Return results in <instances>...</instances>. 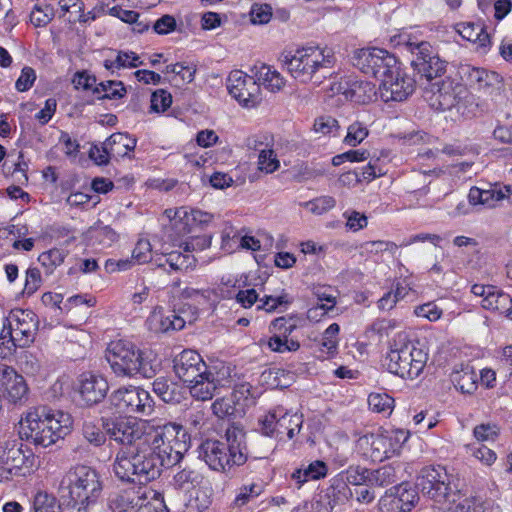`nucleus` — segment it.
Masks as SVG:
<instances>
[{
	"label": "nucleus",
	"mask_w": 512,
	"mask_h": 512,
	"mask_svg": "<svg viewBox=\"0 0 512 512\" xmlns=\"http://www.w3.org/2000/svg\"><path fill=\"white\" fill-rule=\"evenodd\" d=\"M231 373L232 371L230 367L223 363H220L211 369L207 368V375L210 377V380H213L217 388L228 387L231 385Z\"/></svg>",
	"instance_id": "864d4df0"
},
{
	"label": "nucleus",
	"mask_w": 512,
	"mask_h": 512,
	"mask_svg": "<svg viewBox=\"0 0 512 512\" xmlns=\"http://www.w3.org/2000/svg\"><path fill=\"white\" fill-rule=\"evenodd\" d=\"M109 401L118 413L149 415L153 411L149 392L137 386L119 388L110 395Z\"/></svg>",
	"instance_id": "4468645a"
},
{
	"label": "nucleus",
	"mask_w": 512,
	"mask_h": 512,
	"mask_svg": "<svg viewBox=\"0 0 512 512\" xmlns=\"http://www.w3.org/2000/svg\"><path fill=\"white\" fill-rule=\"evenodd\" d=\"M368 405L373 412L390 414L394 407V399L386 393H371L368 396Z\"/></svg>",
	"instance_id": "de8ad7c7"
},
{
	"label": "nucleus",
	"mask_w": 512,
	"mask_h": 512,
	"mask_svg": "<svg viewBox=\"0 0 512 512\" xmlns=\"http://www.w3.org/2000/svg\"><path fill=\"white\" fill-rule=\"evenodd\" d=\"M281 61L289 74L299 82L321 83L329 74L334 58L325 49L307 46L286 51L282 54Z\"/></svg>",
	"instance_id": "39448f33"
},
{
	"label": "nucleus",
	"mask_w": 512,
	"mask_h": 512,
	"mask_svg": "<svg viewBox=\"0 0 512 512\" xmlns=\"http://www.w3.org/2000/svg\"><path fill=\"white\" fill-rule=\"evenodd\" d=\"M104 92L98 99H121L126 94V88L121 81H104L99 83L94 89L93 93L98 94Z\"/></svg>",
	"instance_id": "a19ab883"
},
{
	"label": "nucleus",
	"mask_w": 512,
	"mask_h": 512,
	"mask_svg": "<svg viewBox=\"0 0 512 512\" xmlns=\"http://www.w3.org/2000/svg\"><path fill=\"white\" fill-rule=\"evenodd\" d=\"M336 204V201L331 196H321L314 200H311L306 203V206L309 208V210L314 213L321 215L323 213H326L330 209H332Z\"/></svg>",
	"instance_id": "69168bd1"
},
{
	"label": "nucleus",
	"mask_w": 512,
	"mask_h": 512,
	"mask_svg": "<svg viewBox=\"0 0 512 512\" xmlns=\"http://www.w3.org/2000/svg\"><path fill=\"white\" fill-rule=\"evenodd\" d=\"M146 325L154 333H166L181 330L185 326V321L175 311H168L165 314L162 307H155L147 318Z\"/></svg>",
	"instance_id": "b1692460"
},
{
	"label": "nucleus",
	"mask_w": 512,
	"mask_h": 512,
	"mask_svg": "<svg viewBox=\"0 0 512 512\" xmlns=\"http://www.w3.org/2000/svg\"><path fill=\"white\" fill-rule=\"evenodd\" d=\"M173 368L176 376L188 385L205 375L207 365L196 351L183 350L175 357Z\"/></svg>",
	"instance_id": "aec40b11"
},
{
	"label": "nucleus",
	"mask_w": 512,
	"mask_h": 512,
	"mask_svg": "<svg viewBox=\"0 0 512 512\" xmlns=\"http://www.w3.org/2000/svg\"><path fill=\"white\" fill-rule=\"evenodd\" d=\"M67 253L59 248H53L41 253L38 257L40 264L46 269V272L51 274L58 266H60Z\"/></svg>",
	"instance_id": "37998d69"
},
{
	"label": "nucleus",
	"mask_w": 512,
	"mask_h": 512,
	"mask_svg": "<svg viewBox=\"0 0 512 512\" xmlns=\"http://www.w3.org/2000/svg\"><path fill=\"white\" fill-rule=\"evenodd\" d=\"M105 149L114 159L122 158L132 152L136 147V139L126 133H114L105 141Z\"/></svg>",
	"instance_id": "c85d7f7f"
},
{
	"label": "nucleus",
	"mask_w": 512,
	"mask_h": 512,
	"mask_svg": "<svg viewBox=\"0 0 512 512\" xmlns=\"http://www.w3.org/2000/svg\"><path fill=\"white\" fill-rule=\"evenodd\" d=\"M338 121L331 116L318 117L313 125V129L316 133L321 135H328L338 130Z\"/></svg>",
	"instance_id": "338daca9"
},
{
	"label": "nucleus",
	"mask_w": 512,
	"mask_h": 512,
	"mask_svg": "<svg viewBox=\"0 0 512 512\" xmlns=\"http://www.w3.org/2000/svg\"><path fill=\"white\" fill-rule=\"evenodd\" d=\"M0 385L11 403L22 404L28 399L29 388L26 380L13 367L0 364Z\"/></svg>",
	"instance_id": "412c9836"
},
{
	"label": "nucleus",
	"mask_w": 512,
	"mask_h": 512,
	"mask_svg": "<svg viewBox=\"0 0 512 512\" xmlns=\"http://www.w3.org/2000/svg\"><path fill=\"white\" fill-rule=\"evenodd\" d=\"M397 245L390 241H367L361 244L360 249L362 253L366 254H378L384 251H390L391 253H395L397 250Z\"/></svg>",
	"instance_id": "680f3d73"
},
{
	"label": "nucleus",
	"mask_w": 512,
	"mask_h": 512,
	"mask_svg": "<svg viewBox=\"0 0 512 512\" xmlns=\"http://www.w3.org/2000/svg\"><path fill=\"white\" fill-rule=\"evenodd\" d=\"M173 228L178 234L183 235L192 232L195 223L207 224L212 220V215L200 210H188L186 207L165 210Z\"/></svg>",
	"instance_id": "4be33fe9"
},
{
	"label": "nucleus",
	"mask_w": 512,
	"mask_h": 512,
	"mask_svg": "<svg viewBox=\"0 0 512 512\" xmlns=\"http://www.w3.org/2000/svg\"><path fill=\"white\" fill-rule=\"evenodd\" d=\"M512 194L511 186L500 187L498 184L491 185L489 189L472 187L468 193V199L472 205H485L489 208L495 206L498 201L508 198Z\"/></svg>",
	"instance_id": "393cba45"
},
{
	"label": "nucleus",
	"mask_w": 512,
	"mask_h": 512,
	"mask_svg": "<svg viewBox=\"0 0 512 512\" xmlns=\"http://www.w3.org/2000/svg\"><path fill=\"white\" fill-rule=\"evenodd\" d=\"M416 80L404 74L401 67L391 73L379 85L381 98L385 101H403L414 91Z\"/></svg>",
	"instance_id": "a211bd4d"
},
{
	"label": "nucleus",
	"mask_w": 512,
	"mask_h": 512,
	"mask_svg": "<svg viewBox=\"0 0 512 512\" xmlns=\"http://www.w3.org/2000/svg\"><path fill=\"white\" fill-rule=\"evenodd\" d=\"M138 495L141 496V499L135 507V512H168L162 501L158 498L160 494L157 492L139 487Z\"/></svg>",
	"instance_id": "c9c22d12"
},
{
	"label": "nucleus",
	"mask_w": 512,
	"mask_h": 512,
	"mask_svg": "<svg viewBox=\"0 0 512 512\" xmlns=\"http://www.w3.org/2000/svg\"><path fill=\"white\" fill-rule=\"evenodd\" d=\"M42 277L38 268L30 267L26 271L25 285L23 294L28 296L34 294L41 286Z\"/></svg>",
	"instance_id": "0e129e2a"
},
{
	"label": "nucleus",
	"mask_w": 512,
	"mask_h": 512,
	"mask_svg": "<svg viewBox=\"0 0 512 512\" xmlns=\"http://www.w3.org/2000/svg\"><path fill=\"white\" fill-rule=\"evenodd\" d=\"M262 492L263 487L261 484L251 483L249 485H243L236 491L231 506L233 508H241L256 499Z\"/></svg>",
	"instance_id": "58836bf2"
},
{
	"label": "nucleus",
	"mask_w": 512,
	"mask_h": 512,
	"mask_svg": "<svg viewBox=\"0 0 512 512\" xmlns=\"http://www.w3.org/2000/svg\"><path fill=\"white\" fill-rule=\"evenodd\" d=\"M341 476L344 477L348 485H370V470L364 467L351 466Z\"/></svg>",
	"instance_id": "5fc2aeb1"
},
{
	"label": "nucleus",
	"mask_w": 512,
	"mask_h": 512,
	"mask_svg": "<svg viewBox=\"0 0 512 512\" xmlns=\"http://www.w3.org/2000/svg\"><path fill=\"white\" fill-rule=\"evenodd\" d=\"M327 471V465L323 461L316 460L296 469L292 473L291 478L295 481L298 488H300L304 483L310 480H318L325 477Z\"/></svg>",
	"instance_id": "2f4dec72"
},
{
	"label": "nucleus",
	"mask_w": 512,
	"mask_h": 512,
	"mask_svg": "<svg viewBox=\"0 0 512 512\" xmlns=\"http://www.w3.org/2000/svg\"><path fill=\"white\" fill-rule=\"evenodd\" d=\"M328 495L333 498L334 503H344L351 498V489L343 476L340 475L338 478L333 480L332 485L329 488Z\"/></svg>",
	"instance_id": "603ef678"
},
{
	"label": "nucleus",
	"mask_w": 512,
	"mask_h": 512,
	"mask_svg": "<svg viewBox=\"0 0 512 512\" xmlns=\"http://www.w3.org/2000/svg\"><path fill=\"white\" fill-rule=\"evenodd\" d=\"M201 376V378L194 380L187 386L194 399L207 401L213 398L218 388L214 384L213 380L209 379L210 377L207 375V371L205 372V375Z\"/></svg>",
	"instance_id": "f704fd0d"
},
{
	"label": "nucleus",
	"mask_w": 512,
	"mask_h": 512,
	"mask_svg": "<svg viewBox=\"0 0 512 512\" xmlns=\"http://www.w3.org/2000/svg\"><path fill=\"white\" fill-rule=\"evenodd\" d=\"M54 17V9L50 5L44 7L36 4L30 14V21L35 27H45Z\"/></svg>",
	"instance_id": "6e6d98bb"
},
{
	"label": "nucleus",
	"mask_w": 512,
	"mask_h": 512,
	"mask_svg": "<svg viewBox=\"0 0 512 512\" xmlns=\"http://www.w3.org/2000/svg\"><path fill=\"white\" fill-rule=\"evenodd\" d=\"M466 78L472 87L484 92L489 91L500 82L497 73L476 67L468 68Z\"/></svg>",
	"instance_id": "473e14b6"
},
{
	"label": "nucleus",
	"mask_w": 512,
	"mask_h": 512,
	"mask_svg": "<svg viewBox=\"0 0 512 512\" xmlns=\"http://www.w3.org/2000/svg\"><path fill=\"white\" fill-rule=\"evenodd\" d=\"M395 45L412 55L411 65L417 72L421 85L441 77L446 71V62L441 60L432 45L418 40L410 34H400L393 39Z\"/></svg>",
	"instance_id": "6e6552de"
},
{
	"label": "nucleus",
	"mask_w": 512,
	"mask_h": 512,
	"mask_svg": "<svg viewBox=\"0 0 512 512\" xmlns=\"http://www.w3.org/2000/svg\"><path fill=\"white\" fill-rule=\"evenodd\" d=\"M71 427L68 413L41 406L29 408L21 415L17 431L21 440L46 448L68 435Z\"/></svg>",
	"instance_id": "f257e3e1"
},
{
	"label": "nucleus",
	"mask_w": 512,
	"mask_h": 512,
	"mask_svg": "<svg viewBox=\"0 0 512 512\" xmlns=\"http://www.w3.org/2000/svg\"><path fill=\"white\" fill-rule=\"evenodd\" d=\"M143 63L139 61V56L134 52H122L120 51L115 61H105V67L107 69L120 68V67H138Z\"/></svg>",
	"instance_id": "13d9d810"
},
{
	"label": "nucleus",
	"mask_w": 512,
	"mask_h": 512,
	"mask_svg": "<svg viewBox=\"0 0 512 512\" xmlns=\"http://www.w3.org/2000/svg\"><path fill=\"white\" fill-rule=\"evenodd\" d=\"M164 467L153 450L145 444L121 448L115 455L112 470L121 482L145 485L161 475Z\"/></svg>",
	"instance_id": "7ed1b4c3"
},
{
	"label": "nucleus",
	"mask_w": 512,
	"mask_h": 512,
	"mask_svg": "<svg viewBox=\"0 0 512 512\" xmlns=\"http://www.w3.org/2000/svg\"><path fill=\"white\" fill-rule=\"evenodd\" d=\"M458 32L462 38L473 42L481 53H486L490 45V35L486 32L482 22H467L458 25Z\"/></svg>",
	"instance_id": "bb28decb"
},
{
	"label": "nucleus",
	"mask_w": 512,
	"mask_h": 512,
	"mask_svg": "<svg viewBox=\"0 0 512 512\" xmlns=\"http://www.w3.org/2000/svg\"><path fill=\"white\" fill-rule=\"evenodd\" d=\"M279 413V407H277L259 419L262 434L269 437H277Z\"/></svg>",
	"instance_id": "4d7b16f0"
},
{
	"label": "nucleus",
	"mask_w": 512,
	"mask_h": 512,
	"mask_svg": "<svg viewBox=\"0 0 512 512\" xmlns=\"http://www.w3.org/2000/svg\"><path fill=\"white\" fill-rule=\"evenodd\" d=\"M257 83L263 85L272 92L279 91L284 86V79L281 74L268 65H261L256 72Z\"/></svg>",
	"instance_id": "e433bc0d"
},
{
	"label": "nucleus",
	"mask_w": 512,
	"mask_h": 512,
	"mask_svg": "<svg viewBox=\"0 0 512 512\" xmlns=\"http://www.w3.org/2000/svg\"><path fill=\"white\" fill-rule=\"evenodd\" d=\"M239 404L235 401L234 397L229 396H223L221 398H217L212 403V411L213 414L216 415L218 418H225L230 417L238 413V406Z\"/></svg>",
	"instance_id": "a18cd8bd"
},
{
	"label": "nucleus",
	"mask_w": 512,
	"mask_h": 512,
	"mask_svg": "<svg viewBox=\"0 0 512 512\" xmlns=\"http://www.w3.org/2000/svg\"><path fill=\"white\" fill-rule=\"evenodd\" d=\"M82 435L84 439L95 447H100L105 444L107 435L92 421H85L82 427Z\"/></svg>",
	"instance_id": "49530a36"
},
{
	"label": "nucleus",
	"mask_w": 512,
	"mask_h": 512,
	"mask_svg": "<svg viewBox=\"0 0 512 512\" xmlns=\"http://www.w3.org/2000/svg\"><path fill=\"white\" fill-rule=\"evenodd\" d=\"M297 327L294 318L279 317L272 321L271 329L277 332V335L288 337Z\"/></svg>",
	"instance_id": "774afa93"
},
{
	"label": "nucleus",
	"mask_w": 512,
	"mask_h": 512,
	"mask_svg": "<svg viewBox=\"0 0 512 512\" xmlns=\"http://www.w3.org/2000/svg\"><path fill=\"white\" fill-rule=\"evenodd\" d=\"M227 89L229 94L243 107H255L262 100L260 87L256 79L240 70L230 72L227 79Z\"/></svg>",
	"instance_id": "dca6fc26"
},
{
	"label": "nucleus",
	"mask_w": 512,
	"mask_h": 512,
	"mask_svg": "<svg viewBox=\"0 0 512 512\" xmlns=\"http://www.w3.org/2000/svg\"><path fill=\"white\" fill-rule=\"evenodd\" d=\"M482 307L487 310L507 314L512 319V298L509 294L493 286L487 297L482 300Z\"/></svg>",
	"instance_id": "7c9ffc66"
},
{
	"label": "nucleus",
	"mask_w": 512,
	"mask_h": 512,
	"mask_svg": "<svg viewBox=\"0 0 512 512\" xmlns=\"http://www.w3.org/2000/svg\"><path fill=\"white\" fill-rule=\"evenodd\" d=\"M454 387L462 394H473L478 387V375L470 366L455 369L450 375Z\"/></svg>",
	"instance_id": "cd10ccee"
},
{
	"label": "nucleus",
	"mask_w": 512,
	"mask_h": 512,
	"mask_svg": "<svg viewBox=\"0 0 512 512\" xmlns=\"http://www.w3.org/2000/svg\"><path fill=\"white\" fill-rule=\"evenodd\" d=\"M425 84V97L432 108L440 111L456 109L457 113L466 115L470 96L465 85L450 78Z\"/></svg>",
	"instance_id": "1a4fd4ad"
},
{
	"label": "nucleus",
	"mask_w": 512,
	"mask_h": 512,
	"mask_svg": "<svg viewBox=\"0 0 512 512\" xmlns=\"http://www.w3.org/2000/svg\"><path fill=\"white\" fill-rule=\"evenodd\" d=\"M258 165L261 171L268 174L275 172L279 168L280 162L272 149H264L259 154Z\"/></svg>",
	"instance_id": "bf43d9fd"
},
{
	"label": "nucleus",
	"mask_w": 512,
	"mask_h": 512,
	"mask_svg": "<svg viewBox=\"0 0 512 512\" xmlns=\"http://www.w3.org/2000/svg\"><path fill=\"white\" fill-rule=\"evenodd\" d=\"M198 453L199 458L214 471L228 472L234 466H242L248 459L245 431L242 427L231 425L221 440L207 439L202 442Z\"/></svg>",
	"instance_id": "f03ea898"
},
{
	"label": "nucleus",
	"mask_w": 512,
	"mask_h": 512,
	"mask_svg": "<svg viewBox=\"0 0 512 512\" xmlns=\"http://www.w3.org/2000/svg\"><path fill=\"white\" fill-rule=\"evenodd\" d=\"M368 135L369 130L367 126L360 121H355L348 126L347 134L343 141L346 145L355 147L363 142Z\"/></svg>",
	"instance_id": "09e8293b"
},
{
	"label": "nucleus",
	"mask_w": 512,
	"mask_h": 512,
	"mask_svg": "<svg viewBox=\"0 0 512 512\" xmlns=\"http://www.w3.org/2000/svg\"><path fill=\"white\" fill-rule=\"evenodd\" d=\"M164 259L165 263H167L170 268L175 271L187 270L196 264L195 257L188 252L183 254L180 251H171L164 255Z\"/></svg>",
	"instance_id": "79ce46f5"
},
{
	"label": "nucleus",
	"mask_w": 512,
	"mask_h": 512,
	"mask_svg": "<svg viewBox=\"0 0 512 512\" xmlns=\"http://www.w3.org/2000/svg\"><path fill=\"white\" fill-rule=\"evenodd\" d=\"M105 357L113 373L119 377L153 378L159 367L156 361L149 359L144 351L128 340L112 341Z\"/></svg>",
	"instance_id": "423d86ee"
},
{
	"label": "nucleus",
	"mask_w": 512,
	"mask_h": 512,
	"mask_svg": "<svg viewBox=\"0 0 512 512\" xmlns=\"http://www.w3.org/2000/svg\"><path fill=\"white\" fill-rule=\"evenodd\" d=\"M138 494L139 488L111 493L107 499V507L111 512H135V507L141 499Z\"/></svg>",
	"instance_id": "a878e982"
},
{
	"label": "nucleus",
	"mask_w": 512,
	"mask_h": 512,
	"mask_svg": "<svg viewBox=\"0 0 512 512\" xmlns=\"http://www.w3.org/2000/svg\"><path fill=\"white\" fill-rule=\"evenodd\" d=\"M279 412L277 437L282 439V435L286 434L288 439H293L302 427V415L290 414L282 407H279Z\"/></svg>",
	"instance_id": "72a5a7b5"
},
{
	"label": "nucleus",
	"mask_w": 512,
	"mask_h": 512,
	"mask_svg": "<svg viewBox=\"0 0 512 512\" xmlns=\"http://www.w3.org/2000/svg\"><path fill=\"white\" fill-rule=\"evenodd\" d=\"M109 389L108 382L100 375L86 372L79 377V393L88 405L102 401Z\"/></svg>",
	"instance_id": "5701e85b"
},
{
	"label": "nucleus",
	"mask_w": 512,
	"mask_h": 512,
	"mask_svg": "<svg viewBox=\"0 0 512 512\" xmlns=\"http://www.w3.org/2000/svg\"><path fill=\"white\" fill-rule=\"evenodd\" d=\"M398 480L396 469L391 465H384L376 470H370V486L384 487Z\"/></svg>",
	"instance_id": "ea45409f"
},
{
	"label": "nucleus",
	"mask_w": 512,
	"mask_h": 512,
	"mask_svg": "<svg viewBox=\"0 0 512 512\" xmlns=\"http://www.w3.org/2000/svg\"><path fill=\"white\" fill-rule=\"evenodd\" d=\"M33 512H60V506L53 495L40 491L34 496Z\"/></svg>",
	"instance_id": "8fccbe9b"
},
{
	"label": "nucleus",
	"mask_w": 512,
	"mask_h": 512,
	"mask_svg": "<svg viewBox=\"0 0 512 512\" xmlns=\"http://www.w3.org/2000/svg\"><path fill=\"white\" fill-rule=\"evenodd\" d=\"M416 487L437 503L455 502L456 493L450 486L449 475L441 466L423 468L417 477Z\"/></svg>",
	"instance_id": "ddd939ff"
},
{
	"label": "nucleus",
	"mask_w": 512,
	"mask_h": 512,
	"mask_svg": "<svg viewBox=\"0 0 512 512\" xmlns=\"http://www.w3.org/2000/svg\"><path fill=\"white\" fill-rule=\"evenodd\" d=\"M340 331V327L337 323H332L329 327L324 331L322 335V340L320 343L321 353L323 354V358H329L336 353L338 346V334Z\"/></svg>",
	"instance_id": "4c0bfd02"
},
{
	"label": "nucleus",
	"mask_w": 512,
	"mask_h": 512,
	"mask_svg": "<svg viewBox=\"0 0 512 512\" xmlns=\"http://www.w3.org/2000/svg\"><path fill=\"white\" fill-rule=\"evenodd\" d=\"M143 444L153 450L164 467H172L180 462L190 447V435L176 423L162 426L146 424Z\"/></svg>",
	"instance_id": "20e7f679"
},
{
	"label": "nucleus",
	"mask_w": 512,
	"mask_h": 512,
	"mask_svg": "<svg viewBox=\"0 0 512 512\" xmlns=\"http://www.w3.org/2000/svg\"><path fill=\"white\" fill-rule=\"evenodd\" d=\"M102 427L109 440L123 448H134L144 442L146 423L127 418H102Z\"/></svg>",
	"instance_id": "2eb2a0df"
},
{
	"label": "nucleus",
	"mask_w": 512,
	"mask_h": 512,
	"mask_svg": "<svg viewBox=\"0 0 512 512\" xmlns=\"http://www.w3.org/2000/svg\"><path fill=\"white\" fill-rule=\"evenodd\" d=\"M23 440H8L0 448V481L24 475L23 469H31L35 463L32 450Z\"/></svg>",
	"instance_id": "9b49d317"
},
{
	"label": "nucleus",
	"mask_w": 512,
	"mask_h": 512,
	"mask_svg": "<svg viewBox=\"0 0 512 512\" xmlns=\"http://www.w3.org/2000/svg\"><path fill=\"white\" fill-rule=\"evenodd\" d=\"M172 104L171 94L164 90L158 89L151 95V111L153 112H165Z\"/></svg>",
	"instance_id": "052dcab7"
},
{
	"label": "nucleus",
	"mask_w": 512,
	"mask_h": 512,
	"mask_svg": "<svg viewBox=\"0 0 512 512\" xmlns=\"http://www.w3.org/2000/svg\"><path fill=\"white\" fill-rule=\"evenodd\" d=\"M417 500L415 489L402 483L386 491L379 505L382 512H410Z\"/></svg>",
	"instance_id": "f3484780"
},
{
	"label": "nucleus",
	"mask_w": 512,
	"mask_h": 512,
	"mask_svg": "<svg viewBox=\"0 0 512 512\" xmlns=\"http://www.w3.org/2000/svg\"><path fill=\"white\" fill-rule=\"evenodd\" d=\"M401 431H387L378 428L376 431L365 433L356 440L357 451L366 459L381 462L390 458L400 447L397 437Z\"/></svg>",
	"instance_id": "9d476101"
},
{
	"label": "nucleus",
	"mask_w": 512,
	"mask_h": 512,
	"mask_svg": "<svg viewBox=\"0 0 512 512\" xmlns=\"http://www.w3.org/2000/svg\"><path fill=\"white\" fill-rule=\"evenodd\" d=\"M8 325L12 326V333L20 348L29 346L34 341L37 330L35 314L29 310H13L6 319Z\"/></svg>",
	"instance_id": "6ab92c4d"
},
{
	"label": "nucleus",
	"mask_w": 512,
	"mask_h": 512,
	"mask_svg": "<svg viewBox=\"0 0 512 512\" xmlns=\"http://www.w3.org/2000/svg\"><path fill=\"white\" fill-rule=\"evenodd\" d=\"M317 297L321 303L308 310L307 315L309 319H317L318 316L325 315L328 311L332 310L336 304L335 296L327 294L326 292H318Z\"/></svg>",
	"instance_id": "3c124183"
},
{
	"label": "nucleus",
	"mask_w": 512,
	"mask_h": 512,
	"mask_svg": "<svg viewBox=\"0 0 512 512\" xmlns=\"http://www.w3.org/2000/svg\"><path fill=\"white\" fill-rule=\"evenodd\" d=\"M427 360V351L412 342L406 332H399L390 342L386 366L390 373L413 380L422 373Z\"/></svg>",
	"instance_id": "0eeeda50"
},
{
	"label": "nucleus",
	"mask_w": 512,
	"mask_h": 512,
	"mask_svg": "<svg viewBox=\"0 0 512 512\" xmlns=\"http://www.w3.org/2000/svg\"><path fill=\"white\" fill-rule=\"evenodd\" d=\"M14 339L12 326L4 324L0 332V357L2 359L10 358L19 347L18 342Z\"/></svg>",
	"instance_id": "c03bdc74"
},
{
	"label": "nucleus",
	"mask_w": 512,
	"mask_h": 512,
	"mask_svg": "<svg viewBox=\"0 0 512 512\" xmlns=\"http://www.w3.org/2000/svg\"><path fill=\"white\" fill-rule=\"evenodd\" d=\"M250 16L253 24H267L272 17V7L268 4H254L250 10Z\"/></svg>",
	"instance_id": "e2e57ef3"
},
{
	"label": "nucleus",
	"mask_w": 512,
	"mask_h": 512,
	"mask_svg": "<svg viewBox=\"0 0 512 512\" xmlns=\"http://www.w3.org/2000/svg\"><path fill=\"white\" fill-rule=\"evenodd\" d=\"M354 65L363 73L372 75L382 82L391 73H397L400 63L397 58L385 49L364 48L354 57Z\"/></svg>",
	"instance_id": "f8f14e48"
},
{
	"label": "nucleus",
	"mask_w": 512,
	"mask_h": 512,
	"mask_svg": "<svg viewBox=\"0 0 512 512\" xmlns=\"http://www.w3.org/2000/svg\"><path fill=\"white\" fill-rule=\"evenodd\" d=\"M344 95L355 103L366 104L375 99L376 88L369 81L355 80L349 83L348 88L344 91Z\"/></svg>",
	"instance_id": "c756f323"
}]
</instances>
